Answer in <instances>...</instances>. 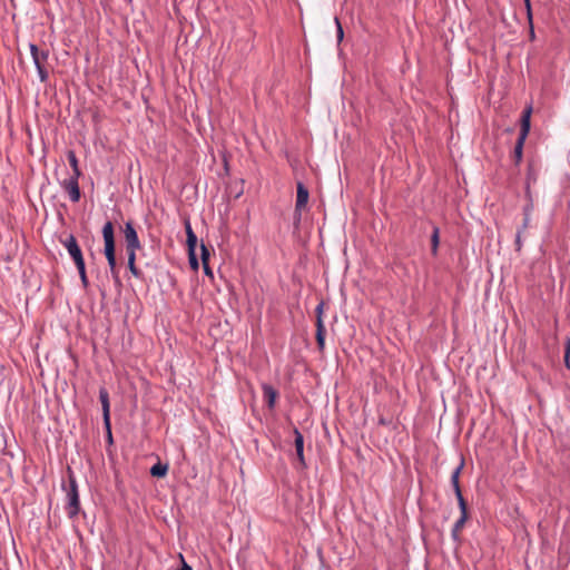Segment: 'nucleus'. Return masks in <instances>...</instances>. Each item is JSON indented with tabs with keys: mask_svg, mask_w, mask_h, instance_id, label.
<instances>
[{
	"mask_svg": "<svg viewBox=\"0 0 570 570\" xmlns=\"http://www.w3.org/2000/svg\"><path fill=\"white\" fill-rule=\"evenodd\" d=\"M531 114H532V108L531 107H527L522 111L520 134H519L518 140L515 142V147H514L515 163H520L521 159H522L523 145H524V141H525V139H527V137L529 135V131H530Z\"/></svg>",
	"mask_w": 570,
	"mask_h": 570,
	"instance_id": "obj_1",
	"label": "nucleus"
},
{
	"mask_svg": "<svg viewBox=\"0 0 570 570\" xmlns=\"http://www.w3.org/2000/svg\"><path fill=\"white\" fill-rule=\"evenodd\" d=\"M102 237L105 242V255L108 261V265L110 269H115L116 264V254H115V234H114V225L111 222H107L102 227Z\"/></svg>",
	"mask_w": 570,
	"mask_h": 570,
	"instance_id": "obj_2",
	"label": "nucleus"
},
{
	"mask_svg": "<svg viewBox=\"0 0 570 570\" xmlns=\"http://www.w3.org/2000/svg\"><path fill=\"white\" fill-rule=\"evenodd\" d=\"M30 52L32 56L33 63L38 70V75L41 82H46L48 79V57L47 50H40L36 45H30Z\"/></svg>",
	"mask_w": 570,
	"mask_h": 570,
	"instance_id": "obj_3",
	"label": "nucleus"
},
{
	"mask_svg": "<svg viewBox=\"0 0 570 570\" xmlns=\"http://www.w3.org/2000/svg\"><path fill=\"white\" fill-rule=\"evenodd\" d=\"M67 505L66 511L70 519H73L80 511V501L78 493V485L73 476L69 478V488L67 490Z\"/></svg>",
	"mask_w": 570,
	"mask_h": 570,
	"instance_id": "obj_4",
	"label": "nucleus"
},
{
	"mask_svg": "<svg viewBox=\"0 0 570 570\" xmlns=\"http://www.w3.org/2000/svg\"><path fill=\"white\" fill-rule=\"evenodd\" d=\"M324 302H320V304L315 308L316 314V342L320 351H323L325 347V335L326 328L323 322V312H324Z\"/></svg>",
	"mask_w": 570,
	"mask_h": 570,
	"instance_id": "obj_5",
	"label": "nucleus"
},
{
	"mask_svg": "<svg viewBox=\"0 0 570 570\" xmlns=\"http://www.w3.org/2000/svg\"><path fill=\"white\" fill-rule=\"evenodd\" d=\"M124 238L126 243V252H137L141 248L140 240L138 238V234L132 225V223L128 222L124 228Z\"/></svg>",
	"mask_w": 570,
	"mask_h": 570,
	"instance_id": "obj_6",
	"label": "nucleus"
},
{
	"mask_svg": "<svg viewBox=\"0 0 570 570\" xmlns=\"http://www.w3.org/2000/svg\"><path fill=\"white\" fill-rule=\"evenodd\" d=\"M62 244L68 250L69 255L71 256L76 265H81V263L85 262L82 252L73 235H69L65 240H62Z\"/></svg>",
	"mask_w": 570,
	"mask_h": 570,
	"instance_id": "obj_7",
	"label": "nucleus"
},
{
	"mask_svg": "<svg viewBox=\"0 0 570 570\" xmlns=\"http://www.w3.org/2000/svg\"><path fill=\"white\" fill-rule=\"evenodd\" d=\"M297 195H296V204H295V216L297 220L301 219V212L306 207L309 193L308 189L304 186L303 183L298 181L296 185Z\"/></svg>",
	"mask_w": 570,
	"mask_h": 570,
	"instance_id": "obj_8",
	"label": "nucleus"
},
{
	"mask_svg": "<svg viewBox=\"0 0 570 570\" xmlns=\"http://www.w3.org/2000/svg\"><path fill=\"white\" fill-rule=\"evenodd\" d=\"M78 178H79V176H71L69 179H66L62 183V187L68 193L70 199L73 203H77L80 199V189H79V185H78Z\"/></svg>",
	"mask_w": 570,
	"mask_h": 570,
	"instance_id": "obj_9",
	"label": "nucleus"
},
{
	"mask_svg": "<svg viewBox=\"0 0 570 570\" xmlns=\"http://www.w3.org/2000/svg\"><path fill=\"white\" fill-rule=\"evenodd\" d=\"M99 400L102 407V416L106 429L109 430V420H110V403H109V394L106 389H100L99 391Z\"/></svg>",
	"mask_w": 570,
	"mask_h": 570,
	"instance_id": "obj_10",
	"label": "nucleus"
},
{
	"mask_svg": "<svg viewBox=\"0 0 570 570\" xmlns=\"http://www.w3.org/2000/svg\"><path fill=\"white\" fill-rule=\"evenodd\" d=\"M461 470H462V464L460 466H458L453 472H452V475H451V483L453 485V489H454V492H455V495H456V499H458V502H459V505H462L463 507V502H466L462 495V492H461V488H460V483H459V478H460V473H461Z\"/></svg>",
	"mask_w": 570,
	"mask_h": 570,
	"instance_id": "obj_11",
	"label": "nucleus"
},
{
	"mask_svg": "<svg viewBox=\"0 0 570 570\" xmlns=\"http://www.w3.org/2000/svg\"><path fill=\"white\" fill-rule=\"evenodd\" d=\"M459 507H460V510H461V517L454 523L453 529H452V537L454 539L458 538L459 533L461 532V530L464 527V523L468 520V504H466V502H463V507L462 505H459Z\"/></svg>",
	"mask_w": 570,
	"mask_h": 570,
	"instance_id": "obj_12",
	"label": "nucleus"
},
{
	"mask_svg": "<svg viewBox=\"0 0 570 570\" xmlns=\"http://www.w3.org/2000/svg\"><path fill=\"white\" fill-rule=\"evenodd\" d=\"M263 394H264V399L267 403V406L269 409H273L275 406V402H276V399L278 395L277 391L272 385L264 384L263 385Z\"/></svg>",
	"mask_w": 570,
	"mask_h": 570,
	"instance_id": "obj_13",
	"label": "nucleus"
},
{
	"mask_svg": "<svg viewBox=\"0 0 570 570\" xmlns=\"http://www.w3.org/2000/svg\"><path fill=\"white\" fill-rule=\"evenodd\" d=\"M294 435H295V449L296 454L302 464H304V438L302 433L295 428L294 429Z\"/></svg>",
	"mask_w": 570,
	"mask_h": 570,
	"instance_id": "obj_14",
	"label": "nucleus"
},
{
	"mask_svg": "<svg viewBox=\"0 0 570 570\" xmlns=\"http://www.w3.org/2000/svg\"><path fill=\"white\" fill-rule=\"evenodd\" d=\"M186 234H187L188 252H196L197 237H196L195 233L193 232L189 223L186 224Z\"/></svg>",
	"mask_w": 570,
	"mask_h": 570,
	"instance_id": "obj_15",
	"label": "nucleus"
},
{
	"mask_svg": "<svg viewBox=\"0 0 570 570\" xmlns=\"http://www.w3.org/2000/svg\"><path fill=\"white\" fill-rule=\"evenodd\" d=\"M168 466L166 464L157 463L150 469V474L156 478H163L167 474Z\"/></svg>",
	"mask_w": 570,
	"mask_h": 570,
	"instance_id": "obj_16",
	"label": "nucleus"
},
{
	"mask_svg": "<svg viewBox=\"0 0 570 570\" xmlns=\"http://www.w3.org/2000/svg\"><path fill=\"white\" fill-rule=\"evenodd\" d=\"M68 160H69V164H70V166L72 168V171H73L72 176H80L81 173H80V169L78 167V159L76 157V154L72 150H70L68 153Z\"/></svg>",
	"mask_w": 570,
	"mask_h": 570,
	"instance_id": "obj_17",
	"label": "nucleus"
},
{
	"mask_svg": "<svg viewBox=\"0 0 570 570\" xmlns=\"http://www.w3.org/2000/svg\"><path fill=\"white\" fill-rule=\"evenodd\" d=\"M127 255H128V267H129V271L132 273V275L135 276H139V271L138 268L136 267V252H127Z\"/></svg>",
	"mask_w": 570,
	"mask_h": 570,
	"instance_id": "obj_18",
	"label": "nucleus"
},
{
	"mask_svg": "<svg viewBox=\"0 0 570 570\" xmlns=\"http://www.w3.org/2000/svg\"><path fill=\"white\" fill-rule=\"evenodd\" d=\"M439 242H440L439 228L434 227L432 236H431L432 254L433 255H436V253H438Z\"/></svg>",
	"mask_w": 570,
	"mask_h": 570,
	"instance_id": "obj_19",
	"label": "nucleus"
},
{
	"mask_svg": "<svg viewBox=\"0 0 570 570\" xmlns=\"http://www.w3.org/2000/svg\"><path fill=\"white\" fill-rule=\"evenodd\" d=\"M78 272H79V276H80V279H81V283H82V286L85 288L88 287V278H87V274H86V265H85V262L81 263V265H76Z\"/></svg>",
	"mask_w": 570,
	"mask_h": 570,
	"instance_id": "obj_20",
	"label": "nucleus"
},
{
	"mask_svg": "<svg viewBox=\"0 0 570 570\" xmlns=\"http://www.w3.org/2000/svg\"><path fill=\"white\" fill-rule=\"evenodd\" d=\"M209 257H210V252L209 249L206 247V245L204 243L200 244V258H202V264L203 263H208L209 262Z\"/></svg>",
	"mask_w": 570,
	"mask_h": 570,
	"instance_id": "obj_21",
	"label": "nucleus"
},
{
	"mask_svg": "<svg viewBox=\"0 0 570 570\" xmlns=\"http://www.w3.org/2000/svg\"><path fill=\"white\" fill-rule=\"evenodd\" d=\"M188 256H189V264H190V267L194 269V271H197L198 267H199V263L197 261V257H196V253L195 252H188Z\"/></svg>",
	"mask_w": 570,
	"mask_h": 570,
	"instance_id": "obj_22",
	"label": "nucleus"
},
{
	"mask_svg": "<svg viewBox=\"0 0 570 570\" xmlns=\"http://www.w3.org/2000/svg\"><path fill=\"white\" fill-rule=\"evenodd\" d=\"M529 223H530V212H529V208H525L524 209L523 224H522V227L519 230L524 232L528 228Z\"/></svg>",
	"mask_w": 570,
	"mask_h": 570,
	"instance_id": "obj_23",
	"label": "nucleus"
},
{
	"mask_svg": "<svg viewBox=\"0 0 570 570\" xmlns=\"http://www.w3.org/2000/svg\"><path fill=\"white\" fill-rule=\"evenodd\" d=\"M335 23H336V27H337V39H338V41H342V39L344 37V31H343L341 22H340V20L337 18H335Z\"/></svg>",
	"mask_w": 570,
	"mask_h": 570,
	"instance_id": "obj_24",
	"label": "nucleus"
},
{
	"mask_svg": "<svg viewBox=\"0 0 570 570\" xmlns=\"http://www.w3.org/2000/svg\"><path fill=\"white\" fill-rule=\"evenodd\" d=\"M522 230H518L517 233V237H515V247H517V250H520L521 247H522V242H521V236H522Z\"/></svg>",
	"mask_w": 570,
	"mask_h": 570,
	"instance_id": "obj_25",
	"label": "nucleus"
},
{
	"mask_svg": "<svg viewBox=\"0 0 570 570\" xmlns=\"http://www.w3.org/2000/svg\"><path fill=\"white\" fill-rule=\"evenodd\" d=\"M203 268H204V272L207 276H209L210 278L214 277V274H213V271L212 268L209 267V264L208 263H203Z\"/></svg>",
	"mask_w": 570,
	"mask_h": 570,
	"instance_id": "obj_26",
	"label": "nucleus"
},
{
	"mask_svg": "<svg viewBox=\"0 0 570 570\" xmlns=\"http://www.w3.org/2000/svg\"><path fill=\"white\" fill-rule=\"evenodd\" d=\"M524 6H525V9H527L528 18H529V20H531L532 19V12H531V2H530V0H524Z\"/></svg>",
	"mask_w": 570,
	"mask_h": 570,
	"instance_id": "obj_27",
	"label": "nucleus"
},
{
	"mask_svg": "<svg viewBox=\"0 0 570 570\" xmlns=\"http://www.w3.org/2000/svg\"><path fill=\"white\" fill-rule=\"evenodd\" d=\"M110 273H111V275H112L114 279H115L116 282H119V272H118L117 266L115 267V269H110Z\"/></svg>",
	"mask_w": 570,
	"mask_h": 570,
	"instance_id": "obj_28",
	"label": "nucleus"
},
{
	"mask_svg": "<svg viewBox=\"0 0 570 570\" xmlns=\"http://www.w3.org/2000/svg\"><path fill=\"white\" fill-rule=\"evenodd\" d=\"M564 354L570 355V337H567V341H566V353Z\"/></svg>",
	"mask_w": 570,
	"mask_h": 570,
	"instance_id": "obj_29",
	"label": "nucleus"
},
{
	"mask_svg": "<svg viewBox=\"0 0 570 570\" xmlns=\"http://www.w3.org/2000/svg\"><path fill=\"white\" fill-rule=\"evenodd\" d=\"M564 364L568 368H570V355L564 354Z\"/></svg>",
	"mask_w": 570,
	"mask_h": 570,
	"instance_id": "obj_30",
	"label": "nucleus"
},
{
	"mask_svg": "<svg viewBox=\"0 0 570 570\" xmlns=\"http://www.w3.org/2000/svg\"><path fill=\"white\" fill-rule=\"evenodd\" d=\"M107 433H108V436H107V440H109L110 442H112V436H111V430L107 429Z\"/></svg>",
	"mask_w": 570,
	"mask_h": 570,
	"instance_id": "obj_31",
	"label": "nucleus"
}]
</instances>
